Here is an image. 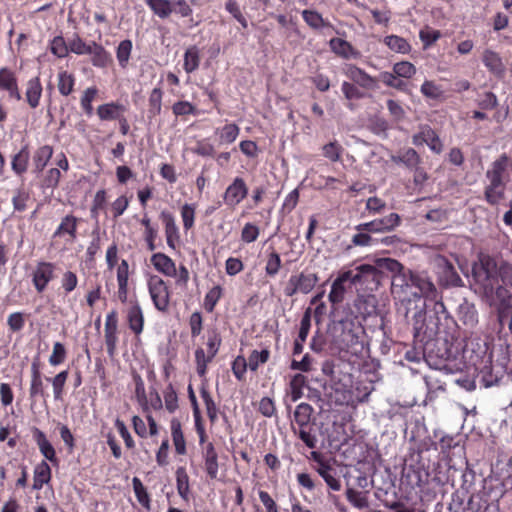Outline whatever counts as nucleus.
<instances>
[{
  "label": "nucleus",
  "mask_w": 512,
  "mask_h": 512,
  "mask_svg": "<svg viewBox=\"0 0 512 512\" xmlns=\"http://www.w3.org/2000/svg\"><path fill=\"white\" fill-rule=\"evenodd\" d=\"M239 131L240 129L236 124L230 123L226 124L221 129H217L216 133L219 134L221 144H231L237 139Z\"/></svg>",
  "instance_id": "obj_41"
},
{
  "label": "nucleus",
  "mask_w": 512,
  "mask_h": 512,
  "mask_svg": "<svg viewBox=\"0 0 512 512\" xmlns=\"http://www.w3.org/2000/svg\"><path fill=\"white\" fill-rule=\"evenodd\" d=\"M214 356L205 354L202 348H198L195 351L196 370L200 377H205L207 371V365L212 361Z\"/></svg>",
  "instance_id": "obj_48"
},
{
  "label": "nucleus",
  "mask_w": 512,
  "mask_h": 512,
  "mask_svg": "<svg viewBox=\"0 0 512 512\" xmlns=\"http://www.w3.org/2000/svg\"><path fill=\"white\" fill-rule=\"evenodd\" d=\"M509 286H505L498 282V284L495 287V290H493V295L496 296L498 303H505L509 304L512 303V292Z\"/></svg>",
  "instance_id": "obj_63"
},
{
  "label": "nucleus",
  "mask_w": 512,
  "mask_h": 512,
  "mask_svg": "<svg viewBox=\"0 0 512 512\" xmlns=\"http://www.w3.org/2000/svg\"><path fill=\"white\" fill-rule=\"evenodd\" d=\"M426 309L425 302L413 306L411 324L414 340L427 344L439 337L446 343H452L457 338V324L448 314L442 300L435 301L429 312H426Z\"/></svg>",
  "instance_id": "obj_1"
},
{
  "label": "nucleus",
  "mask_w": 512,
  "mask_h": 512,
  "mask_svg": "<svg viewBox=\"0 0 512 512\" xmlns=\"http://www.w3.org/2000/svg\"><path fill=\"white\" fill-rule=\"evenodd\" d=\"M127 320L129 328L136 334L139 335L143 331L144 327V316L141 307L136 304L129 308L127 313Z\"/></svg>",
  "instance_id": "obj_24"
},
{
  "label": "nucleus",
  "mask_w": 512,
  "mask_h": 512,
  "mask_svg": "<svg viewBox=\"0 0 512 512\" xmlns=\"http://www.w3.org/2000/svg\"><path fill=\"white\" fill-rule=\"evenodd\" d=\"M496 313L500 331H502L509 323V319L512 318V303H498L496 306Z\"/></svg>",
  "instance_id": "obj_46"
},
{
  "label": "nucleus",
  "mask_w": 512,
  "mask_h": 512,
  "mask_svg": "<svg viewBox=\"0 0 512 512\" xmlns=\"http://www.w3.org/2000/svg\"><path fill=\"white\" fill-rule=\"evenodd\" d=\"M422 135L425 137V144L435 153L443 151V144L437 133L429 126H422Z\"/></svg>",
  "instance_id": "obj_37"
},
{
  "label": "nucleus",
  "mask_w": 512,
  "mask_h": 512,
  "mask_svg": "<svg viewBox=\"0 0 512 512\" xmlns=\"http://www.w3.org/2000/svg\"><path fill=\"white\" fill-rule=\"evenodd\" d=\"M499 265L500 263L488 254H480L478 261L473 264L474 284L487 297L493 296V290L499 282Z\"/></svg>",
  "instance_id": "obj_4"
},
{
  "label": "nucleus",
  "mask_w": 512,
  "mask_h": 512,
  "mask_svg": "<svg viewBox=\"0 0 512 512\" xmlns=\"http://www.w3.org/2000/svg\"><path fill=\"white\" fill-rule=\"evenodd\" d=\"M200 64V52L196 46L189 47L184 54L183 68L187 73H192L198 69Z\"/></svg>",
  "instance_id": "obj_35"
},
{
  "label": "nucleus",
  "mask_w": 512,
  "mask_h": 512,
  "mask_svg": "<svg viewBox=\"0 0 512 512\" xmlns=\"http://www.w3.org/2000/svg\"><path fill=\"white\" fill-rule=\"evenodd\" d=\"M413 281L414 290L416 292L417 304H422V298L427 300H441L439 298V292L432 278L426 271H415L413 270Z\"/></svg>",
  "instance_id": "obj_7"
},
{
  "label": "nucleus",
  "mask_w": 512,
  "mask_h": 512,
  "mask_svg": "<svg viewBox=\"0 0 512 512\" xmlns=\"http://www.w3.org/2000/svg\"><path fill=\"white\" fill-rule=\"evenodd\" d=\"M42 95V85L38 77L32 78L27 82L25 92L26 101L32 109L39 106Z\"/></svg>",
  "instance_id": "obj_21"
},
{
  "label": "nucleus",
  "mask_w": 512,
  "mask_h": 512,
  "mask_svg": "<svg viewBox=\"0 0 512 512\" xmlns=\"http://www.w3.org/2000/svg\"><path fill=\"white\" fill-rule=\"evenodd\" d=\"M347 283L342 273L333 281L328 295V299L333 305L343 302L347 291Z\"/></svg>",
  "instance_id": "obj_19"
},
{
  "label": "nucleus",
  "mask_w": 512,
  "mask_h": 512,
  "mask_svg": "<svg viewBox=\"0 0 512 512\" xmlns=\"http://www.w3.org/2000/svg\"><path fill=\"white\" fill-rule=\"evenodd\" d=\"M148 289L155 308L162 312L167 311L170 292L166 282L158 275H153L148 280Z\"/></svg>",
  "instance_id": "obj_8"
},
{
  "label": "nucleus",
  "mask_w": 512,
  "mask_h": 512,
  "mask_svg": "<svg viewBox=\"0 0 512 512\" xmlns=\"http://www.w3.org/2000/svg\"><path fill=\"white\" fill-rule=\"evenodd\" d=\"M67 379H68V371L67 370H63V371L59 372L53 378H47L48 381H51L55 400L62 399L64 387H65Z\"/></svg>",
  "instance_id": "obj_43"
},
{
  "label": "nucleus",
  "mask_w": 512,
  "mask_h": 512,
  "mask_svg": "<svg viewBox=\"0 0 512 512\" xmlns=\"http://www.w3.org/2000/svg\"><path fill=\"white\" fill-rule=\"evenodd\" d=\"M32 434L41 454L50 462H57L55 449L46 438V435L37 427L32 428Z\"/></svg>",
  "instance_id": "obj_16"
},
{
  "label": "nucleus",
  "mask_w": 512,
  "mask_h": 512,
  "mask_svg": "<svg viewBox=\"0 0 512 512\" xmlns=\"http://www.w3.org/2000/svg\"><path fill=\"white\" fill-rule=\"evenodd\" d=\"M171 433L172 439L175 446V450L178 454L183 455L186 453V444L184 435L181 429V424L178 420L173 419L171 421Z\"/></svg>",
  "instance_id": "obj_34"
},
{
  "label": "nucleus",
  "mask_w": 512,
  "mask_h": 512,
  "mask_svg": "<svg viewBox=\"0 0 512 512\" xmlns=\"http://www.w3.org/2000/svg\"><path fill=\"white\" fill-rule=\"evenodd\" d=\"M248 194V188L244 180L236 177L233 182L227 187L224 200L226 204L235 206L239 204Z\"/></svg>",
  "instance_id": "obj_13"
},
{
  "label": "nucleus",
  "mask_w": 512,
  "mask_h": 512,
  "mask_svg": "<svg viewBox=\"0 0 512 512\" xmlns=\"http://www.w3.org/2000/svg\"><path fill=\"white\" fill-rule=\"evenodd\" d=\"M317 472L324 479L330 489L333 491H339L341 489L340 480L334 477L332 473L333 468L327 462L321 463L317 468Z\"/></svg>",
  "instance_id": "obj_33"
},
{
  "label": "nucleus",
  "mask_w": 512,
  "mask_h": 512,
  "mask_svg": "<svg viewBox=\"0 0 512 512\" xmlns=\"http://www.w3.org/2000/svg\"><path fill=\"white\" fill-rule=\"evenodd\" d=\"M483 63L486 68L496 76H502L505 72L504 64L498 53L486 50L483 54Z\"/></svg>",
  "instance_id": "obj_23"
},
{
  "label": "nucleus",
  "mask_w": 512,
  "mask_h": 512,
  "mask_svg": "<svg viewBox=\"0 0 512 512\" xmlns=\"http://www.w3.org/2000/svg\"><path fill=\"white\" fill-rule=\"evenodd\" d=\"M306 378L302 374H296L290 381L291 399L296 402L302 397V387L304 386Z\"/></svg>",
  "instance_id": "obj_56"
},
{
  "label": "nucleus",
  "mask_w": 512,
  "mask_h": 512,
  "mask_svg": "<svg viewBox=\"0 0 512 512\" xmlns=\"http://www.w3.org/2000/svg\"><path fill=\"white\" fill-rule=\"evenodd\" d=\"M348 502L356 509L362 510L369 507L367 492L357 491L353 488H347L345 492Z\"/></svg>",
  "instance_id": "obj_30"
},
{
  "label": "nucleus",
  "mask_w": 512,
  "mask_h": 512,
  "mask_svg": "<svg viewBox=\"0 0 512 512\" xmlns=\"http://www.w3.org/2000/svg\"><path fill=\"white\" fill-rule=\"evenodd\" d=\"M200 394L203 399V402L206 406L207 416L211 423H215L218 417V408L210 395L206 384H202L200 388Z\"/></svg>",
  "instance_id": "obj_38"
},
{
  "label": "nucleus",
  "mask_w": 512,
  "mask_h": 512,
  "mask_svg": "<svg viewBox=\"0 0 512 512\" xmlns=\"http://www.w3.org/2000/svg\"><path fill=\"white\" fill-rule=\"evenodd\" d=\"M433 264L438 277L439 285L448 287H461L463 281L457 273L454 265L446 257L437 255L433 259Z\"/></svg>",
  "instance_id": "obj_6"
},
{
  "label": "nucleus",
  "mask_w": 512,
  "mask_h": 512,
  "mask_svg": "<svg viewBox=\"0 0 512 512\" xmlns=\"http://www.w3.org/2000/svg\"><path fill=\"white\" fill-rule=\"evenodd\" d=\"M176 486L178 494L184 500H187L189 494V476L184 467H178L176 470Z\"/></svg>",
  "instance_id": "obj_42"
},
{
  "label": "nucleus",
  "mask_w": 512,
  "mask_h": 512,
  "mask_svg": "<svg viewBox=\"0 0 512 512\" xmlns=\"http://www.w3.org/2000/svg\"><path fill=\"white\" fill-rule=\"evenodd\" d=\"M292 277L296 283L297 289L303 294L311 292L319 281V278L315 273L301 272L300 274L292 275Z\"/></svg>",
  "instance_id": "obj_20"
},
{
  "label": "nucleus",
  "mask_w": 512,
  "mask_h": 512,
  "mask_svg": "<svg viewBox=\"0 0 512 512\" xmlns=\"http://www.w3.org/2000/svg\"><path fill=\"white\" fill-rule=\"evenodd\" d=\"M331 49L344 58H350L355 55L353 47L345 40L333 38L330 40Z\"/></svg>",
  "instance_id": "obj_44"
},
{
  "label": "nucleus",
  "mask_w": 512,
  "mask_h": 512,
  "mask_svg": "<svg viewBox=\"0 0 512 512\" xmlns=\"http://www.w3.org/2000/svg\"><path fill=\"white\" fill-rule=\"evenodd\" d=\"M148 7L158 17L165 19L173 12V0H145Z\"/></svg>",
  "instance_id": "obj_27"
},
{
  "label": "nucleus",
  "mask_w": 512,
  "mask_h": 512,
  "mask_svg": "<svg viewBox=\"0 0 512 512\" xmlns=\"http://www.w3.org/2000/svg\"><path fill=\"white\" fill-rule=\"evenodd\" d=\"M117 316L116 312H111L106 316L105 328H104V337L105 344L107 347V352L109 356L113 357L116 351V345L118 341L117 337Z\"/></svg>",
  "instance_id": "obj_12"
},
{
  "label": "nucleus",
  "mask_w": 512,
  "mask_h": 512,
  "mask_svg": "<svg viewBox=\"0 0 512 512\" xmlns=\"http://www.w3.org/2000/svg\"><path fill=\"white\" fill-rule=\"evenodd\" d=\"M118 109L119 106L114 103L103 104L98 107L97 114L102 120H113L116 119L118 116Z\"/></svg>",
  "instance_id": "obj_62"
},
{
  "label": "nucleus",
  "mask_w": 512,
  "mask_h": 512,
  "mask_svg": "<svg viewBox=\"0 0 512 512\" xmlns=\"http://www.w3.org/2000/svg\"><path fill=\"white\" fill-rule=\"evenodd\" d=\"M377 265L381 270L390 272L391 275V294L398 305V312L409 319V313L416 302V292L414 290L413 270L405 268L400 262L392 258H379Z\"/></svg>",
  "instance_id": "obj_2"
},
{
  "label": "nucleus",
  "mask_w": 512,
  "mask_h": 512,
  "mask_svg": "<svg viewBox=\"0 0 512 512\" xmlns=\"http://www.w3.org/2000/svg\"><path fill=\"white\" fill-rule=\"evenodd\" d=\"M163 91L161 87H155L148 99V117L154 118L161 113L162 110Z\"/></svg>",
  "instance_id": "obj_31"
},
{
  "label": "nucleus",
  "mask_w": 512,
  "mask_h": 512,
  "mask_svg": "<svg viewBox=\"0 0 512 512\" xmlns=\"http://www.w3.org/2000/svg\"><path fill=\"white\" fill-rule=\"evenodd\" d=\"M457 316L463 325L473 328L478 323V311L474 303L469 302L466 299L459 304L457 309Z\"/></svg>",
  "instance_id": "obj_14"
},
{
  "label": "nucleus",
  "mask_w": 512,
  "mask_h": 512,
  "mask_svg": "<svg viewBox=\"0 0 512 512\" xmlns=\"http://www.w3.org/2000/svg\"><path fill=\"white\" fill-rule=\"evenodd\" d=\"M323 155L332 162L340 160L343 153V147L337 142L332 141L322 147Z\"/></svg>",
  "instance_id": "obj_51"
},
{
  "label": "nucleus",
  "mask_w": 512,
  "mask_h": 512,
  "mask_svg": "<svg viewBox=\"0 0 512 512\" xmlns=\"http://www.w3.org/2000/svg\"><path fill=\"white\" fill-rule=\"evenodd\" d=\"M344 75L360 89L375 91L379 88L378 79L369 75L365 70L354 64H346L343 68Z\"/></svg>",
  "instance_id": "obj_9"
},
{
  "label": "nucleus",
  "mask_w": 512,
  "mask_h": 512,
  "mask_svg": "<svg viewBox=\"0 0 512 512\" xmlns=\"http://www.w3.org/2000/svg\"><path fill=\"white\" fill-rule=\"evenodd\" d=\"M52 154L53 149L49 145H44L37 149L33 156V161L35 168L38 172H41L45 168V166L51 159Z\"/></svg>",
  "instance_id": "obj_39"
},
{
  "label": "nucleus",
  "mask_w": 512,
  "mask_h": 512,
  "mask_svg": "<svg viewBox=\"0 0 512 512\" xmlns=\"http://www.w3.org/2000/svg\"><path fill=\"white\" fill-rule=\"evenodd\" d=\"M311 327L310 309H308L300 322L298 337L294 342L293 354L299 355L303 352V344L307 339Z\"/></svg>",
  "instance_id": "obj_18"
},
{
  "label": "nucleus",
  "mask_w": 512,
  "mask_h": 512,
  "mask_svg": "<svg viewBox=\"0 0 512 512\" xmlns=\"http://www.w3.org/2000/svg\"><path fill=\"white\" fill-rule=\"evenodd\" d=\"M384 43L394 52L407 54L411 46L406 39L398 35H389L384 38Z\"/></svg>",
  "instance_id": "obj_36"
},
{
  "label": "nucleus",
  "mask_w": 512,
  "mask_h": 512,
  "mask_svg": "<svg viewBox=\"0 0 512 512\" xmlns=\"http://www.w3.org/2000/svg\"><path fill=\"white\" fill-rule=\"evenodd\" d=\"M509 157L504 153L492 162L485 172L487 183L484 187V199L492 206L500 204L505 199L506 181Z\"/></svg>",
  "instance_id": "obj_3"
},
{
  "label": "nucleus",
  "mask_w": 512,
  "mask_h": 512,
  "mask_svg": "<svg viewBox=\"0 0 512 512\" xmlns=\"http://www.w3.org/2000/svg\"><path fill=\"white\" fill-rule=\"evenodd\" d=\"M512 288V265L501 261L499 265V283Z\"/></svg>",
  "instance_id": "obj_64"
},
{
  "label": "nucleus",
  "mask_w": 512,
  "mask_h": 512,
  "mask_svg": "<svg viewBox=\"0 0 512 512\" xmlns=\"http://www.w3.org/2000/svg\"><path fill=\"white\" fill-rule=\"evenodd\" d=\"M331 331L334 342L341 350H349L359 343L361 327L349 318L334 323Z\"/></svg>",
  "instance_id": "obj_5"
},
{
  "label": "nucleus",
  "mask_w": 512,
  "mask_h": 512,
  "mask_svg": "<svg viewBox=\"0 0 512 512\" xmlns=\"http://www.w3.org/2000/svg\"><path fill=\"white\" fill-rule=\"evenodd\" d=\"M29 396L31 400H35L37 397L46 398L42 376L31 377Z\"/></svg>",
  "instance_id": "obj_54"
},
{
  "label": "nucleus",
  "mask_w": 512,
  "mask_h": 512,
  "mask_svg": "<svg viewBox=\"0 0 512 512\" xmlns=\"http://www.w3.org/2000/svg\"><path fill=\"white\" fill-rule=\"evenodd\" d=\"M393 72L398 77L411 78L416 74V68L412 63L402 61L394 64Z\"/></svg>",
  "instance_id": "obj_55"
},
{
  "label": "nucleus",
  "mask_w": 512,
  "mask_h": 512,
  "mask_svg": "<svg viewBox=\"0 0 512 512\" xmlns=\"http://www.w3.org/2000/svg\"><path fill=\"white\" fill-rule=\"evenodd\" d=\"M281 268V258L277 252H271L268 256L265 272L269 276H275Z\"/></svg>",
  "instance_id": "obj_61"
},
{
  "label": "nucleus",
  "mask_w": 512,
  "mask_h": 512,
  "mask_svg": "<svg viewBox=\"0 0 512 512\" xmlns=\"http://www.w3.org/2000/svg\"><path fill=\"white\" fill-rule=\"evenodd\" d=\"M270 352L267 349L262 351L253 350L248 357L247 364L251 371H256L260 364H264L269 359Z\"/></svg>",
  "instance_id": "obj_47"
},
{
  "label": "nucleus",
  "mask_w": 512,
  "mask_h": 512,
  "mask_svg": "<svg viewBox=\"0 0 512 512\" xmlns=\"http://www.w3.org/2000/svg\"><path fill=\"white\" fill-rule=\"evenodd\" d=\"M341 91L347 100H358L365 97V93L352 81H344L341 85Z\"/></svg>",
  "instance_id": "obj_52"
},
{
  "label": "nucleus",
  "mask_w": 512,
  "mask_h": 512,
  "mask_svg": "<svg viewBox=\"0 0 512 512\" xmlns=\"http://www.w3.org/2000/svg\"><path fill=\"white\" fill-rule=\"evenodd\" d=\"M76 230H77V218L72 215L65 216L56 231L53 234V237H60L65 234H68L72 240L76 238Z\"/></svg>",
  "instance_id": "obj_29"
},
{
  "label": "nucleus",
  "mask_w": 512,
  "mask_h": 512,
  "mask_svg": "<svg viewBox=\"0 0 512 512\" xmlns=\"http://www.w3.org/2000/svg\"><path fill=\"white\" fill-rule=\"evenodd\" d=\"M391 161L395 164H403L407 168L413 169L420 163V156L413 148H408L398 155H391Z\"/></svg>",
  "instance_id": "obj_25"
},
{
  "label": "nucleus",
  "mask_w": 512,
  "mask_h": 512,
  "mask_svg": "<svg viewBox=\"0 0 512 512\" xmlns=\"http://www.w3.org/2000/svg\"><path fill=\"white\" fill-rule=\"evenodd\" d=\"M304 21L313 29H319L326 25L321 14L314 10H304L302 12Z\"/></svg>",
  "instance_id": "obj_57"
},
{
  "label": "nucleus",
  "mask_w": 512,
  "mask_h": 512,
  "mask_svg": "<svg viewBox=\"0 0 512 512\" xmlns=\"http://www.w3.org/2000/svg\"><path fill=\"white\" fill-rule=\"evenodd\" d=\"M88 54L92 55V63L94 66L103 67L106 65L108 55L101 45L92 42Z\"/></svg>",
  "instance_id": "obj_50"
},
{
  "label": "nucleus",
  "mask_w": 512,
  "mask_h": 512,
  "mask_svg": "<svg viewBox=\"0 0 512 512\" xmlns=\"http://www.w3.org/2000/svg\"><path fill=\"white\" fill-rule=\"evenodd\" d=\"M30 200V194L24 188H18L12 197V204L15 211L23 212L27 208V202Z\"/></svg>",
  "instance_id": "obj_49"
},
{
  "label": "nucleus",
  "mask_w": 512,
  "mask_h": 512,
  "mask_svg": "<svg viewBox=\"0 0 512 512\" xmlns=\"http://www.w3.org/2000/svg\"><path fill=\"white\" fill-rule=\"evenodd\" d=\"M50 478H51V469L45 461H42L40 464H38L35 467L33 488L41 489L44 484H46L50 481Z\"/></svg>",
  "instance_id": "obj_32"
},
{
  "label": "nucleus",
  "mask_w": 512,
  "mask_h": 512,
  "mask_svg": "<svg viewBox=\"0 0 512 512\" xmlns=\"http://www.w3.org/2000/svg\"><path fill=\"white\" fill-rule=\"evenodd\" d=\"M97 92L98 90L96 87H89L84 91L81 98V107L88 115H91L93 112L92 101L96 97Z\"/></svg>",
  "instance_id": "obj_60"
},
{
  "label": "nucleus",
  "mask_w": 512,
  "mask_h": 512,
  "mask_svg": "<svg viewBox=\"0 0 512 512\" xmlns=\"http://www.w3.org/2000/svg\"><path fill=\"white\" fill-rule=\"evenodd\" d=\"M30 158V153L27 146L21 148V150L16 153L11 161V168L17 175H22L26 172L28 167V162Z\"/></svg>",
  "instance_id": "obj_28"
},
{
  "label": "nucleus",
  "mask_w": 512,
  "mask_h": 512,
  "mask_svg": "<svg viewBox=\"0 0 512 512\" xmlns=\"http://www.w3.org/2000/svg\"><path fill=\"white\" fill-rule=\"evenodd\" d=\"M401 218L397 213H390L389 215L375 219L370 222L361 223L356 226L357 231H367L372 233H384L394 230L399 226Z\"/></svg>",
  "instance_id": "obj_10"
},
{
  "label": "nucleus",
  "mask_w": 512,
  "mask_h": 512,
  "mask_svg": "<svg viewBox=\"0 0 512 512\" xmlns=\"http://www.w3.org/2000/svg\"><path fill=\"white\" fill-rule=\"evenodd\" d=\"M66 359V349L60 342H55L53 345L52 354L49 357V363L52 366L62 364Z\"/></svg>",
  "instance_id": "obj_59"
},
{
  "label": "nucleus",
  "mask_w": 512,
  "mask_h": 512,
  "mask_svg": "<svg viewBox=\"0 0 512 512\" xmlns=\"http://www.w3.org/2000/svg\"><path fill=\"white\" fill-rule=\"evenodd\" d=\"M205 470L211 479H216L218 475V454L212 443H208L204 453Z\"/></svg>",
  "instance_id": "obj_22"
},
{
  "label": "nucleus",
  "mask_w": 512,
  "mask_h": 512,
  "mask_svg": "<svg viewBox=\"0 0 512 512\" xmlns=\"http://www.w3.org/2000/svg\"><path fill=\"white\" fill-rule=\"evenodd\" d=\"M222 295V288L220 286H214L212 289H210L204 298V308L208 312H213L217 302L221 298Z\"/></svg>",
  "instance_id": "obj_53"
},
{
  "label": "nucleus",
  "mask_w": 512,
  "mask_h": 512,
  "mask_svg": "<svg viewBox=\"0 0 512 512\" xmlns=\"http://www.w3.org/2000/svg\"><path fill=\"white\" fill-rule=\"evenodd\" d=\"M380 79L389 87L395 88L400 91H407V84L402 80H397L396 75L391 72H382Z\"/></svg>",
  "instance_id": "obj_58"
},
{
  "label": "nucleus",
  "mask_w": 512,
  "mask_h": 512,
  "mask_svg": "<svg viewBox=\"0 0 512 512\" xmlns=\"http://www.w3.org/2000/svg\"><path fill=\"white\" fill-rule=\"evenodd\" d=\"M313 412V407L308 403L302 402L296 406L294 420L299 428H306L309 425Z\"/></svg>",
  "instance_id": "obj_26"
},
{
  "label": "nucleus",
  "mask_w": 512,
  "mask_h": 512,
  "mask_svg": "<svg viewBox=\"0 0 512 512\" xmlns=\"http://www.w3.org/2000/svg\"><path fill=\"white\" fill-rule=\"evenodd\" d=\"M161 218L165 224V235H166V241L167 245L175 249L176 248V241L179 240V230L175 223V219L169 212L163 211L161 213Z\"/></svg>",
  "instance_id": "obj_17"
},
{
  "label": "nucleus",
  "mask_w": 512,
  "mask_h": 512,
  "mask_svg": "<svg viewBox=\"0 0 512 512\" xmlns=\"http://www.w3.org/2000/svg\"><path fill=\"white\" fill-rule=\"evenodd\" d=\"M151 263L154 268L168 277H175L177 269L174 261L164 253H155L151 256Z\"/></svg>",
  "instance_id": "obj_15"
},
{
  "label": "nucleus",
  "mask_w": 512,
  "mask_h": 512,
  "mask_svg": "<svg viewBox=\"0 0 512 512\" xmlns=\"http://www.w3.org/2000/svg\"><path fill=\"white\" fill-rule=\"evenodd\" d=\"M54 264L50 262H39L33 271V284L37 292H43L48 283L54 277Z\"/></svg>",
  "instance_id": "obj_11"
},
{
  "label": "nucleus",
  "mask_w": 512,
  "mask_h": 512,
  "mask_svg": "<svg viewBox=\"0 0 512 512\" xmlns=\"http://www.w3.org/2000/svg\"><path fill=\"white\" fill-rule=\"evenodd\" d=\"M131 51H132L131 40L126 39L119 43L117 50H116V57L119 62V65L122 68H126L128 66Z\"/></svg>",
  "instance_id": "obj_45"
},
{
  "label": "nucleus",
  "mask_w": 512,
  "mask_h": 512,
  "mask_svg": "<svg viewBox=\"0 0 512 512\" xmlns=\"http://www.w3.org/2000/svg\"><path fill=\"white\" fill-rule=\"evenodd\" d=\"M75 77L67 71H61L58 74V90L62 96H68L73 92Z\"/></svg>",
  "instance_id": "obj_40"
}]
</instances>
